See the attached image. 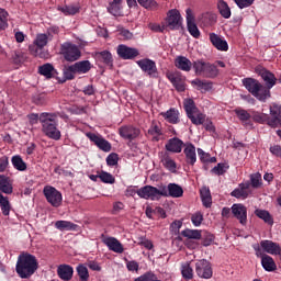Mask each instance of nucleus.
<instances>
[{
	"label": "nucleus",
	"instance_id": "864d4df0",
	"mask_svg": "<svg viewBox=\"0 0 281 281\" xmlns=\"http://www.w3.org/2000/svg\"><path fill=\"white\" fill-rule=\"evenodd\" d=\"M99 179L102 181V183H115V177L106 171H101V173L99 175Z\"/></svg>",
	"mask_w": 281,
	"mask_h": 281
},
{
	"label": "nucleus",
	"instance_id": "4d7b16f0",
	"mask_svg": "<svg viewBox=\"0 0 281 281\" xmlns=\"http://www.w3.org/2000/svg\"><path fill=\"white\" fill-rule=\"evenodd\" d=\"M8 27V11L0 9V30Z\"/></svg>",
	"mask_w": 281,
	"mask_h": 281
},
{
	"label": "nucleus",
	"instance_id": "f257e3e1",
	"mask_svg": "<svg viewBox=\"0 0 281 281\" xmlns=\"http://www.w3.org/2000/svg\"><path fill=\"white\" fill-rule=\"evenodd\" d=\"M15 271L19 278H22V280H27V278H32V276H34V273L38 271V259L36 258V256L27 251H22L18 256Z\"/></svg>",
	"mask_w": 281,
	"mask_h": 281
},
{
	"label": "nucleus",
	"instance_id": "774afa93",
	"mask_svg": "<svg viewBox=\"0 0 281 281\" xmlns=\"http://www.w3.org/2000/svg\"><path fill=\"white\" fill-rule=\"evenodd\" d=\"M271 155H273L274 157H279V159H281V146L280 145H272L269 148Z\"/></svg>",
	"mask_w": 281,
	"mask_h": 281
},
{
	"label": "nucleus",
	"instance_id": "bb28decb",
	"mask_svg": "<svg viewBox=\"0 0 281 281\" xmlns=\"http://www.w3.org/2000/svg\"><path fill=\"white\" fill-rule=\"evenodd\" d=\"M102 243L105 244L108 249L110 251H114V254H124V246H122V243L117 240L115 237H105L102 239Z\"/></svg>",
	"mask_w": 281,
	"mask_h": 281
},
{
	"label": "nucleus",
	"instance_id": "e433bc0d",
	"mask_svg": "<svg viewBox=\"0 0 281 281\" xmlns=\"http://www.w3.org/2000/svg\"><path fill=\"white\" fill-rule=\"evenodd\" d=\"M72 65L76 74H89V71H91V61L89 60L77 61Z\"/></svg>",
	"mask_w": 281,
	"mask_h": 281
},
{
	"label": "nucleus",
	"instance_id": "ddd939ff",
	"mask_svg": "<svg viewBox=\"0 0 281 281\" xmlns=\"http://www.w3.org/2000/svg\"><path fill=\"white\" fill-rule=\"evenodd\" d=\"M137 194L139 199H145L146 201H148V199H150V201H159V199H161V186L158 189L147 184L138 189Z\"/></svg>",
	"mask_w": 281,
	"mask_h": 281
},
{
	"label": "nucleus",
	"instance_id": "37998d69",
	"mask_svg": "<svg viewBox=\"0 0 281 281\" xmlns=\"http://www.w3.org/2000/svg\"><path fill=\"white\" fill-rule=\"evenodd\" d=\"M181 236L189 238V240H201V231L186 228L181 232Z\"/></svg>",
	"mask_w": 281,
	"mask_h": 281
},
{
	"label": "nucleus",
	"instance_id": "a878e982",
	"mask_svg": "<svg viewBox=\"0 0 281 281\" xmlns=\"http://www.w3.org/2000/svg\"><path fill=\"white\" fill-rule=\"evenodd\" d=\"M183 147H186V143L181 140L179 137L170 138L167 144L165 145L166 150L168 153H181L183 150Z\"/></svg>",
	"mask_w": 281,
	"mask_h": 281
},
{
	"label": "nucleus",
	"instance_id": "bf43d9fd",
	"mask_svg": "<svg viewBox=\"0 0 281 281\" xmlns=\"http://www.w3.org/2000/svg\"><path fill=\"white\" fill-rule=\"evenodd\" d=\"M237 8L239 10H245V8H249L250 5H254V0H234Z\"/></svg>",
	"mask_w": 281,
	"mask_h": 281
},
{
	"label": "nucleus",
	"instance_id": "412c9836",
	"mask_svg": "<svg viewBox=\"0 0 281 281\" xmlns=\"http://www.w3.org/2000/svg\"><path fill=\"white\" fill-rule=\"evenodd\" d=\"M231 211L240 225H247V206L245 204H233Z\"/></svg>",
	"mask_w": 281,
	"mask_h": 281
},
{
	"label": "nucleus",
	"instance_id": "13d9d810",
	"mask_svg": "<svg viewBox=\"0 0 281 281\" xmlns=\"http://www.w3.org/2000/svg\"><path fill=\"white\" fill-rule=\"evenodd\" d=\"M191 222L194 227H200L201 223H203V214L201 212H196L191 216Z\"/></svg>",
	"mask_w": 281,
	"mask_h": 281
},
{
	"label": "nucleus",
	"instance_id": "2eb2a0df",
	"mask_svg": "<svg viewBox=\"0 0 281 281\" xmlns=\"http://www.w3.org/2000/svg\"><path fill=\"white\" fill-rule=\"evenodd\" d=\"M88 139L94 144V146L98 147L99 150H102L103 153H111V144L106 138L102 137V135H98L94 133H87L86 134Z\"/></svg>",
	"mask_w": 281,
	"mask_h": 281
},
{
	"label": "nucleus",
	"instance_id": "72a5a7b5",
	"mask_svg": "<svg viewBox=\"0 0 281 281\" xmlns=\"http://www.w3.org/2000/svg\"><path fill=\"white\" fill-rule=\"evenodd\" d=\"M200 196L204 207H212V192L210 191V187H202L200 189Z\"/></svg>",
	"mask_w": 281,
	"mask_h": 281
},
{
	"label": "nucleus",
	"instance_id": "052dcab7",
	"mask_svg": "<svg viewBox=\"0 0 281 281\" xmlns=\"http://www.w3.org/2000/svg\"><path fill=\"white\" fill-rule=\"evenodd\" d=\"M148 135H153V136L157 135L159 137L160 135H164V133H161V127L153 123L148 128Z\"/></svg>",
	"mask_w": 281,
	"mask_h": 281
},
{
	"label": "nucleus",
	"instance_id": "8fccbe9b",
	"mask_svg": "<svg viewBox=\"0 0 281 281\" xmlns=\"http://www.w3.org/2000/svg\"><path fill=\"white\" fill-rule=\"evenodd\" d=\"M77 273L80 281H89V269L85 265L80 263L77 266Z\"/></svg>",
	"mask_w": 281,
	"mask_h": 281
},
{
	"label": "nucleus",
	"instance_id": "58836bf2",
	"mask_svg": "<svg viewBox=\"0 0 281 281\" xmlns=\"http://www.w3.org/2000/svg\"><path fill=\"white\" fill-rule=\"evenodd\" d=\"M217 10L223 16V19H231L232 18V9L229 8V4L225 2V0H218L217 1Z\"/></svg>",
	"mask_w": 281,
	"mask_h": 281
},
{
	"label": "nucleus",
	"instance_id": "f3484780",
	"mask_svg": "<svg viewBox=\"0 0 281 281\" xmlns=\"http://www.w3.org/2000/svg\"><path fill=\"white\" fill-rule=\"evenodd\" d=\"M161 196H171V199H181L183 188L177 183H169L167 187L161 186Z\"/></svg>",
	"mask_w": 281,
	"mask_h": 281
},
{
	"label": "nucleus",
	"instance_id": "c9c22d12",
	"mask_svg": "<svg viewBox=\"0 0 281 281\" xmlns=\"http://www.w3.org/2000/svg\"><path fill=\"white\" fill-rule=\"evenodd\" d=\"M3 194H12L13 188L12 182H10V178L4 175H0V193Z\"/></svg>",
	"mask_w": 281,
	"mask_h": 281
},
{
	"label": "nucleus",
	"instance_id": "473e14b6",
	"mask_svg": "<svg viewBox=\"0 0 281 281\" xmlns=\"http://www.w3.org/2000/svg\"><path fill=\"white\" fill-rule=\"evenodd\" d=\"M234 113L237 115L238 120L241 122L243 126H251V114L243 108H237L234 110Z\"/></svg>",
	"mask_w": 281,
	"mask_h": 281
},
{
	"label": "nucleus",
	"instance_id": "680f3d73",
	"mask_svg": "<svg viewBox=\"0 0 281 281\" xmlns=\"http://www.w3.org/2000/svg\"><path fill=\"white\" fill-rule=\"evenodd\" d=\"M252 248L255 250V256L257 258H261V260H262V258H265V256H268L267 254H265V250L262 249V246H260L259 244H255L252 246Z\"/></svg>",
	"mask_w": 281,
	"mask_h": 281
},
{
	"label": "nucleus",
	"instance_id": "393cba45",
	"mask_svg": "<svg viewBox=\"0 0 281 281\" xmlns=\"http://www.w3.org/2000/svg\"><path fill=\"white\" fill-rule=\"evenodd\" d=\"M209 38L215 47V49H218V52H227L229 49V44H227V41L223 40L218 34L216 33H210Z\"/></svg>",
	"mask_w": 281,
	"mask_h": 281
},
{
	"label": "nucleus",
	"instance_id": "e2e57ef3",
	"mask_svg": "<svg viewBox=\"0 0 281 281\" xmlns=\"http://www.w3.org/2000/svg\"><path fill=\"white\" fill-rule=\"evenodd\" d=\"M119 159L117 154L112 153L106 157V164L108 166H117Z\"/></svg>",
	"mask_w": 281,
	"mask_h": 281
},
{
	"label": "nucleus",
	"instance_id": "423d86ee",
	"mask_svg": "<svg viewBox=\"0 0 281 281\" xmlns=\"http://www.w3.org/2000/svg\"><path fill=\"white\" fill-rule=\"evenodd\" d=\"M47 43H49V37L47 34H37L33 44L29 46L30 54L36 58H47V56H49V54L45 52V46H47Z\"/></svg>",
	"mask_w": 281,
	"mask_h": 281
},
{
	"label": "nucleus",
	"instance_id": "f8f14e48",
	"mask_svg": "<svg viewBox=\"0 0 281 281\" xmlns=\"http://www.w3.org/2000/svg\"><path fill=\"white\" fill-rule=\"evenodd\" d=\"M166 25L172 31L183 27V18L179 10L171 9L167 12Z\"/></svg>",
	"mask_w": 281,
	"mask_h": 281
},
{
	"label": "nucleus",
	"instance_id": "de8ad7c7",
	"mask_svg": "<svg viewBox=\"0 0 281 281\" xmlns=\"http://www.w3.org/2000/svg\"><path fill=\"white\" fill-rule=\"evenodd\" d=\"M56 229H59V232H69L76 227V224L69 222V221H57L55 223Z\"/></svg>",
	"mask_w": 281,
	"mask_h": 281
},
{
	"label": "nucleus",
	"instance_id": "3c124183",
	"mask_svg": "<svg viewBox=\"0 0 281 281\" xmlns=\"http://www.w3.org/2000/svg\"><path fill=\"white\" fill-rule=\"evenodd\" d=\"M61 12L65 13L66 16H74L80 12V7L74 4L65 5L61 8Z\"/></svg>",
	"mask_w": 281,
	"mask_h": 281
},
{
	"label": "nucleus",
	"instance_id": "6e6d98bb",
	"mask_svg": "<svg viewBox=\"0 0 281 281\" xmlns=\"http://www.w3.org/2000/svg\"><path fill=\"white\" fill-rule=\"evenodd\" d=\"M189 120H191L192 124L195 126H201L202 124H205V114L199 113L196 116H191Z\"/></svg>",
	"mask_w": 281,
	"mask_h": 281
},
{
	"label": "nucleus",
	"instance_id": "4468645a",
	"mask_svg": "<svg viewBox=\"0 0 281 281\" xmlns=\"http://www.w3.org/2000/svg\"><path fill=\"white\" fill-rule=\"evenodd\" d=\"M116 54L122 60H135L139 56V49L130 47L125 44H120L116 47Z\"/></svg>",
	"mask_w": 281,
	"mask_h": 281
},
{
	"label": "nucleus",
	"instance_id": "dca6fc26",
	"mask_svg": "<svg viewBox=\"0 0 281 281\" xmlns=\"http://www.w3.org/2000/svg\"><path fill=\"white\" fill-rule=\"evenodd\" d=\"M186 19H187V30L189 34L193 36V38H199L201 36V31H199V26H196L194 12L192 9L188 8L186 10Z\"/></svg>",
	"mask_w": 281,
	"mask_h": 281
},
{
	"label": "nucleus",
	"instance_id": "c03bdc74",
	"mask_svg": "<svg viewBox=\"0 0 281 281\" xmlns=\"http://www.w3.org/2000/svg\"><path fill=\"white\" fill-rule=\"evenodd\" d=\"M202 23L205 27H212V25H216L217 16L214 13H204L202 15Z\"/></svg>",
	"mask_w": 281,
	"mask_h": 281
},
{
	"label": "nucleus",
	"instance_id": "6ab92c4d",
	"mask_svg": "<svg viewBox=\"0 0 281 281\" xmlns=\"http://www.w3.org/2000/svg\"><path fill=\"white\" fill-rule=\"evenodd\" d=\"M119 135L123 139H128V142H133V139H137V137L142 135V131L133 125H123L119 128Z\"/></svg>",
	"mask_w": 281,
	"mask_h": 281
},
{
	"label": "nucleus",
	"instance_id": "7c9ffc66",
	"mask_svg": "<svg viewBox=\"0 0 281 281\" xmlns=\"http://www.w3.org/2000/svg\"><path fill=\"white\" fill-rule=\"evenodd\" d=\"M76 68L74 64L70 66H64L63 68V78L57 77L59 85H65L67 80H74L76 78Z\"/></svg>",
	"mask_w": 281,
	"mask_h": 281
},
{
	"label": "nucleus",
	"instance_id": "9b49d317",
	"mask_svg": "<svg viewBox=\"0 0 281 281\" xmlns=\"http://www.w3.org/2000/svg\"><path fill=\"white\" fill-rule=\"evenodd\" d=\"M136 64L138 65L139 69H142V71L149 78H159V70L157 69V63H155V60L150 58H144L137 60Z\"/></svg>",
	"mask_w": 281,
	"mask_h": 281
},
{
	"label": "nucleus",
	"instance_id": "338daca9",
	"mask_svg": "<svg viewBox=\"0 0 281 281\" xmlns=\"http://www.w3.org/2000/svg\"><path fill=\"white\" fill-rule=\"evenodd\" d=\"M9 164L10 161L8 160V156L0 157V172H5Z\"/></svg>",
	"mask_w": 281,
	"mask_h": 281
},
{
	"label": "nucleus",
	"instance_id": "4c0bfd02",
	"mask_svg": "<svg viewBox=\"0 0 281 281\" xmlns=\"http://www.w3.org/2000/svg\"><path fill=\"white\" fill-rule=\"evenodd\" d=\"M261 266L265 269V271L271 272L276 271L278 269V266L276 265V260H273V257L266 255L261 259Z\"/></svg>",
	"mask_w": 281,
	"mask_h": 281
},
{
	"label": "nucleus",
	"instance_id": "ea45409f",
	"mask_svg": "<svg viewBox=\"0 0 281 281\" xmlns=\"http://www.w3.org/2000/svg\"><path fill=\"white\" fill-rule=\"evenodd\" d=\"M11 162L13 168H15V170H19V172H25V170H27V164L23 161V158L19 155L13 156L11 158Z\"/></svg>",
	"mask_w": 281,
	"mask_h": 281
},
{
	"label": "nucleus",
	"instance_id": "9d476101",
	"mask_svg": "<svg viewBox=\"0 0 281 281\" xmlns=\"http://www.w3.org/2000/svg\"><path fill=\"white\" fill-rule=\"evenodd\" d=\"M195 273L202 280H210L214 276L212 263L207 259H200L195 262Z\"/></svg>",
	"mask_w": 281,
	"mask_h": 281
},
{
	"label": "nucleus",
	"instance_id": "0e129e2a",
	"mask_svg": "<svg viewBox=\"0 0 281 281\" xmlns=\"http://www.w3.org/2000/svg\"><path fill=\"white\" fill-rule=\"evenodd\" d=\"M27 120L29 123L34 126V124H38V122H41V115H38V113H31L27 114Z\"/></svg>",
	"mask_w": 281,
	"mask_h": 281
},
{
	"label": "nucleus",
	"instance_id": "f704fd0d",
	"mask_svg": "<svg viewBox=\"0 0 281 281\" xmlns=\"http://www.w3.org/2000/svg\"><path fill=\"white\" fill-rule=\"evenodd\" d=\"M160 161L169 172H177V162L170 157L168 153L162 154Z\"/></svg>",
	"mask_w": 281,
	"mask_h": 281
},
{
	"label": "nucleus",
	"instance_id": "603ef678",
	"mask_svg": "<svg viewBox=\"0 0 281 281\" xmlns=\"http://www.w3.org/2000/svg\"><path fill=\"white\" fill-rule=\"evenodd\" d=\"M250 186L251 188L258 189L262 186V175L259 172L250 175Z\"/></svg>",
	"mask_w": 281,
	"mask_h": 281
},
{
	"label": "nucleus",
	"instance_id": "79ce46f5",
	"mask_svg": "<svg viewBox=\"0 0 281 281\" xmlns=\"http://www.w3.org/2000/svg\"><path fill=\"white\" fill-rule=\"evenodd\" d=\"M184 111L187 113V117L191 119L196 111H199V108H196V104L194 103V100L187 99L184 101Z\"/></svg>",
	"mask_w": 281,
	"mask_h": 281
},
{
	"label": "nucleus",
	"instance_id": "1a4fd4ad",
	"mask_svg": "<svg viewBox=\"0 0 281 281\" xmlns=\"http://www.w3.org/2000/svg\"><path fill=\"white\" fill-rule=\"evenodd\" d=\"M43 194L53 207H60L63 205V193L52 186H45Z\"/></svg>",
	"mask_w": 281,
	"mask_h": 281
},
{
	"label": "nucleus",
	"instance_id": "5701e85b",
	"mask_svg": "<svg viewBox=\"0 0 281 281\" xmlns=\"http://www.w3.org/2000/svg\"><path fill=\"white\" fill-rule=\"evenodd\" d=\"M183 154L186 157V164L194 166L196 164V147L192 143H186Z\"/></svg>",
	"mask_w": 281,
	"mask_h": 281
},
{
	"label": "nucleus",
	"instance_id": "4be33fe9",
	"mask_svg": "<svg viewBox=\"0 0 281 281\" xmlns=\"http://www.w3.org/2000/svg\"><path fill=\"white\" fill-rule=\"evenodd\" d=\"M260 247L266 254H270V256H278L281 251L280 244L269 239L261 240Z\"/></svg>",
	"mask_w": 281,
	"mask_h": 281
},
{
	"label": "nucleus",
	"instance_id": "7ed1b4c3",
	"mask_svg": "<svg viewBox=\"0 0 281 281\" xmlns=\"http://www.w3.org/2000/svg\"><path fill=\"white\" fill-rule=\"evenodd\" d=\"M40 123L42 124V132L49 139L55 142L60 140L63 134L58 130V113L43 112L40 114Z\"/></svg>",
	"mask_w": 281,
	"mask_h": 281
},
{
	"label": "nucleus",
	"instance_id": "2f4dec72",
	"mask_svg": "<svg viewBox=\"0 0 281 281\" xmlns=\"http://www.w3.org/2000/svg\"><path fill=\"white\" fill-rule=\"evenodd\" d=\"M99 63H103L106 67L113 68V55L109 50L99 52L95 54Z\"/></svg>",
	"mask_w": 281,
	"mask_h": 281
},
{
	"label": "nucleus",
	"instance_id": "c85d7f7f",
	"mask_svg": "<svg viewBox=\"0 0 281 281\" xmlns=\"http://www.w3.org/2000/svg\"><path fill=\"white\" fill-rule=\"evenodd\" d=\"M175 67L177 69H180V71H192V67H194V64L188 57L186 56H178L175 59Z\"/></svg>",
	"mask_w": 281,
	"mask_h": 281
},
{
	"label": "nucleus",
	"instance_id": "09e8293b",
	"mask_svg": "<svg viewBox=\"0 0 281 281\" xmlns=\"http://www.w3.org/2000/svg\"><path fill=\"white\" fill-rule=\"evenodd\" d=\"M137 2L142 8H145V10H157L159 8V3L155 0H137Z\"/></svg>",
	"mask_w": 281,
	"mask_h": 281
},
{
	"label": "nucleus",
	"instance_id": "39448f33",
	"mask_svg": "<svg viewBox=\"0 0 281 281\" xmlns=\"http://www.w3.org/2000/svg\"><path fill=\"white\" fill-rule=\"evenodd\" d=\"M241 83L245 87V89L248 90V93H251V95L259 100V102H267L268 98L267 94L265 93L263 86L262 83H260V81H258L255 78L248 77L244 78L241 80Z\"/></svg>",
	"mask_w": 281,
	"mask_h": 281
},
{
	"label": "nucleus",
	"instance_id": "a211bd4d",
	"mask_svg": "<svg viewBox=\"0 0 281 281\" xmlns=\"http://www.w3.org/2000/svg\"><path fill=\"white\" fill-rule=\"evenodd\" d=\"M166 78L171 82L172 87H175L176 91L180 93L186 91V78L181 72H167Z\"/></svg>",
	"mask_w": 281,
	"mask_h": 281
},
{
	"label": "nucleus",
	"instance_id": "69168bd1",
	"mask_svg": "<svg viewBox=\"0 0 281 281\" xmlns=\"http://www.w3.org/2000/svg\"><path fill=\"white\" fill-rule=\"evenodd\" d=\"M198 155L202 164H207L210 161V154L205 153L203 149L198 148Z\"/></svg>",
	"mask_w": 281,
	"mask_h": 281
},
{
	"label": "nucleus",
	"instance_id": "b1692460",
	"mask_svg": "<svg viewBox=\"0 0 281 281\" xmlns=\"http://www.w3.org/2000/svg\"><path fill=\"white\" fill-rule=\"evenodd\" d=\"M40 76H44L47 80H52V78H56L58 80V70L54 68V65L47 63L38 67Z\"/></svg>",
	"mask_w": 281,
	"mask_h": 281
},
{
	"label": "nucleus",
	"instance_id": "49530a36",
	"mask_svg": "<svg viewBox=\"0 0 281 281\" xmlns=\"http://www.w3.org/2000/svg\"><path fill=\"white\" fill-rule=\"evenodd\" d=\"M191 85H193L194 87H196L199 89V91L203 90V91H211L212 89V81H205V80H201V79H195L191 82Z\"/></svg>",
	"mask_w": 281,
	"mask_h": 281
},
{
	"label": "nucleus",
	"instance_id": "c756f323",
	"mask_svg": "<svg viewBox=\"0 0 281 281\" xmlns=\"http://www.w3.org/2000/svg\"><path fill=\"white\" fill-rule=\"evenodd\" d=\"M57 276L60 280L69 281L74 278V267L69 265H60L57 268Z\"/></svg>",
	"mask_w": 281,
	"mask_h": 281
},
{
	"label": "nucleus",
	"instance_id": "a19ab883",
	"mask_svg": "<svg viewBox=\"0 0 281 281\" xmlns=\"http://www.w3.org/2000/svg\"><path fill=\"white\" fill-rule=\"evenodd\" d=\"M181 276L183 280H192L194 278V269L190 266V262L181 265Z\"/></svg>",
	"mask_w": 281,
	"mask_h": 281
},
{
	"label": "nucleus",
	"instance_id": "20e7f679",
	"mask_svg": "<svg viewBox=\"0 0 281 281\" xmlns=\"http://www.w3.org/2000/svg\"><path fill=\"white\" fill-rule=\"evenodd\" d=\"M193 69L196 76H203L204 78H218L221 74L216 64L207 63L203 59L193 61Z\"/></svg>",
	"mask_w": 281,
	"mask_h": 281
},
{
	"label": "nucleus",
	"instance_id": "cd10ccee",
	"mask_svg": "<svg viewBox=\"0 0 281 281\" xmlns=\"http://www.w3.org/2000/svg\"><path fill=\"white\" fill-rule=\"evenodd\" d=\"M160 116L164 117L168 124H179L181 122L179 110L170 108L166 112H160Z\"/></svg>",
	"mask_w": 281,
	"mask_h": 281
},
{
	"label": "nucleus",
	"instance_id": "6e6552de",
	"mask_svg": "<svg viewBox=\"0 0 281 281\" xmlns=\"http://www.w3.org/2000/svg\"><path fill=\"white\" fill-rule=\"evenodd\" d=\"M257 71L266 85L263 86V93L269 100V98H271V89L276 87L278 78H276V75H273V72L269 71L267 68H259Z\"/></svg>",
	"mask_w": 281,
	"mask_h": 281
},
{
	"label": "nucleus",
	"instance_id": "aec40b11",
	"mask_svg": "<svg viewBox=\"0 0 281 281\" xmlns=\"http://www.w3.org/2000/svg\"><path fill=\"white\" fill-rule=\"evenodd\" d=\"M251 194V182L246 181L238 184V188L231 192V196L245 201Z\"/></svg>",
	"mask_w": 281,
	"mask_h": 281
},
{
	"label": "nucleus",
	"instance_id": "5fc2aeb1",
	"mask_svg": "<svg viewBox=\"0 0 281 281\" xmlns=\"http://www.w3.org/2000/svg\"><path fill=\"white\" fill-rule=\"evenodd\" d=\"M227 168H229V167L225 166V164H223V162H220V164H217V166H215L211 170V172H212V175H217V177H221V176L225 175V172H227Z\"/></svg>",
	"mask_w": 281,
	"mask_h": 281
},
{
	"label": "nucleus",
	"instance_id": "a18cd8bd",
	"mask_svg": "<svg viewBox=\"0 0 281 281\" xmlns=\"http://www.w3.org/2000/svg\"><path fill=\"white\" fill-rule=\"evenodd\" d=\"M255 214L258 216V218H261V221L266 222L268 225H273V217L269 211L257 209Z\"/></svg>",
	"mask_w": 281,
	"mask_h": 281
},
{
	"label": "nucleus",
	"instance_id": "f03ea898",
	"mask_svg": "<svg viewBox=\"0 0 281 281\" xmlns=\"http://www.w3.org/2000/svg\"><path fill=\"white\" fill-rule=\"evenodd\" d=\"M270 116L267 113L254 111L252 120L257 124H267L270 128L281 127V105L279 103H271L269 106Z\"/></svg>",
	"mask_w": 281,
	"mask_h": 281
},
{
	"label": "nucleus",
	"instance_id": "0eeeda50",
	"mask_svg": "<svg viewBox=\"0 0 281 281\" xmlns=\"http://www.w3.org/2000/svg\"><path fill=\"white\" fill-rule=\"evenodd\" d=\"M59 54L67 63H76V60H80V56H82L78 45L71 42L63 43L60 45Z\"/></svg>",
	"mask_w": 281,
	"mask_h": 281
}]
</instances>
